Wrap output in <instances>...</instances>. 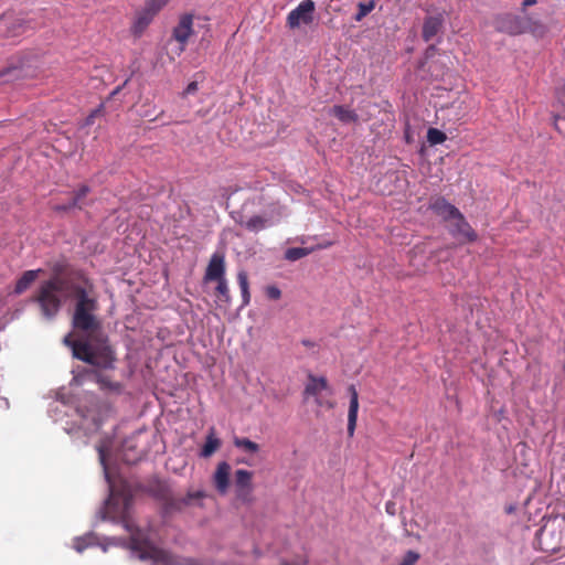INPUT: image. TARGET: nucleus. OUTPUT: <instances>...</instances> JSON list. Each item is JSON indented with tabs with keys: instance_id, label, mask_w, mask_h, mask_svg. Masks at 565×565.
<instances>
[{
	"instance_id": "f257e3e1",
	"label": "nucleus",
	"mask_w": 565,
	"mask_h": 565,
	"mask_svg": "<svg viewBox=\"0 0 565 565\" xmlns=\"http://www.w3.org/2000/svg\"><path fill=\"white\" fill-rule=\"evenodd\" d=\"M68 287L75 299L72 326L75 330L86 333V338L71 340V335H67L64 343L72 349L73 356L77 360L103 369L113 367L115 352L96 315L99 305L92 280L83 270L76 269Z\"/></svg>"
},
{
	"instance_id": "f03ea898",
	"label": "nucleus",
	"mask_w": 565,
	"mask_h": 565,
	"mask_svg": "<svg viewBox=\"0 0 565 565\" xmlns=\"http://www.w3.org/2000/svg\"><path fill=\"white\" fill-rule=\"evenodd\" d=\"M131 495L110 487V494L104 508V518L120 521L130 533V548L141 561H151L152 565H175L170 552L152 544L130 519Z\"/></svg>"
},
{
	"instance_id": "7ed1b4c3",
	"label": "nucleus",
	"mask_w": 565,
	"mask_h": 565,
	"mask_svg": "<svg viewBox=\"0 0 565 565\" xmlns=\"http://www.w3.org/2000/svg\"><path fill=\"white\" fill-rule=\"evenodd\" d=\"M61 271L62 269L55 266V275L42 281L36 292L31 298L32 302L39 305L41 315L47 320L54 319L60 312L63 305L61 292H70L68 284L74 279L75 270H71L66 277H61L58 275Z\"/></svg>"
},
{
	"instance_id": "20e7f679",
	"label": "nucleus",
	"mask_w": 565,
	"mask_h": 565,
	"mask_svg": "<svg viewBox=\"0 0 565 565\" xmlns=\"http://www.w3.org/2000/svg\"><path fill=\"white\" fill-rule=\"evenodd\" d=\"M154 497L162 502V507L166 513H172L181 511L185 507L190 505L193 500L202 499L205 497V492L202 490L188 492L184 497L174 495L166 483H158L153 489Z\"/></svg>"
},
{
	"instance_id": "39448f33",
	"label": "nucleus",
	"mask_w": 565,
	"mask_h": 565,
	"mask_svg": "<svg viewBox=\"0 0 565 565\" xmlns=\"http://www.w3.org/2000/svg\"><path fill=\"white\" fill-rule=\"evenodd\" d=\"M316 11V4L313 0L301 1L294 10L287 15V25L290 29H297L301 24H311L313 22V14Z\"/></svg>"
},
{
	"instance_id": "423d86ee",
	"label": "nucleus",
	"mask_w": 565,
	"mask_h": 565,
	"mask_svg": "<svg viewBox=\"0 0 565 565\" xmlns=\"http://www.w3.org/2000/svg\"><path fill=\"white\" fill-rule=\"evenodd\" d=\"M524 22L525 17L513 13H503L495 17L494 28L498 32L515 36L525 33Z\"/></svg>"
},
{
	"instance_id": "0eeeda50",
	"label": "nucleus",
	"mask_w": 565,
	"mask_h": 565,
	"mask_svg": "<svg viewBox=\"0 0 565 565\" xmlns=\"http://www.w3.org/2000/svg\"><path fill=\"white\" fill-rule=\"evenodd\" d=\"M193 33V14H182L178 24L172 30V39L180 44L179 54L185 50V46Z\"/></svg>"
},
{
	"instance_id": "6e6552de",
	"label": "nucleus",
	"mask_w": 565,
	"mask_h": 565,
	"mask_svg": "<svg viewBox=\"0 0 565 565\" xmlns=\"http://www.w3.org/2000/svg\"><path fill=\"white\" fill-rule=\"evenodd\" d=\"M29 29V22L13 13H4L0 17V32L7 38L22 35Z\"/></svg>"
},
{
	"instance_id": "1a4fd4ad",
	"label": "nucleus",
	"mask_w": 565,
	"mask_h": 565,
	"mask_svg": "<svg viewBox=\"0 0 565 565\" xmlns=\"http://www.w3.org/2000/svg\"><path fill=\"white\" fill-rule=\"evenodd\" d=\"M225 273H226L225 256L223 253L216 252V253L212 254V256L209 260V264L206 266L205 274L203 277V281L206 284V282H212L215 280L226 278Z\"/></svg>"
},
{
	"instance_id": "9d476101",
	"label": "nucleus",
	"mask_w": 565,
	"mask_h": 565,
	"mask_svg": "<svg viewBox=\"0 0 565 565\" xmlns=\"http://www.w3.org/2000/svg\"><path fill=\"white\" fill-rule=\"evenodd\" d=\"M253 472L245 470V469H238L235 472V486H236V493L237 498L242 500L243 502H250L252 501V493H253Z\"/></svg>"
},
{
	"instance_id": "9b49d317",
	"label": "nucleus",
	"mask_w": 565,
	"mask_h": 565,
	"mask_svg": "<svg viewBox=\"0 0 565 565\" xmlns=\"http://www.w3.org/2000/svg\"><path fill=\"white\" fill-rule=\"evenodd\" d=\"M322 392H328V395H332L328 380L324 376H316L313 374H309L308 382L303 390V397H316L322 395Z\"/></svg>"
},
{
	"instance_id": "f8f14e48",
	"label": "nucleus",
	"mask_w": 565,
	"mask_h": 565,
	"mask_svg": "<svg viewBox=\"0 0 565 565\" xmlns=\"http://www.w3.org/2000/svg\"><path fill=\"white\" fill-rule=\"evenodd\" d=\"M456 222L450 230V234L454 237H462L466 242H476L478 239V234L471 227V225L466 221L462 213L455 217Z\"/></svg>"
},
{
	"instance_id": "ddd939ff",
	"label": "nucleus",
	"mask_w": 565,
	"mask_h": 565,
	"mask_svg": "<svg viewBox=\"0 0 565 565\" xmlns=\"http://www.w3.org/2000/svg\"><path fill=\"white\" fill-rule=\"evenodd\" d=\"M348 392L350 394V404L348 411V435L349 437H353L358 422L359 394L353 384L348 387Z\"/></svg>"
},
{
	"instance_id": "4468645a",
	"label": "nucleus",
	"mask_w": 565,
	"mask_h": 565,
	"mask_svg": "<svg viewBox=\"0 0 565 565\" xmlns=\"http://www.w3.org/2000/svg\"><path fill=\"white\" fill-rule=\"evenodd\" d=\"M444 15L438 13L436 15L426 17L423 23L422 38L424 41L429 42L433 40L439 32H441L444 26Z\"/></svg>"
},
{
	"instance_id": "2eb2a0df",
	"label": "nucleus",
	"mask_w": 565,
	"mask_h": 565,
	"mask_svg": "<svg viewBox=\"0 0 565 565\" xmlns=\"http://www.w3.org/2000/svg\"><path fill=\"white\" fill-rule=\"evenodd\" d=\"M430 209L434 213L443 217L445 221L451 220L460 215V211L450 204L445 198L438 196L430 202Z\"/></svg>"
},
{
	"instance_id": "dca6fc26",
	"label": "nucleus",
	"mask_w": 565,
	"mask_h": 565,
	"mask_svg": "<svg viewBox=\"0 0 565 565\" xmlns=\"http://www.w3.org/2000/svg\"><path fill=\"white\" fill-rule=\"evenodd\" d=\"M230 472L231 466L226 461H222L217 465L214 473L215 488L220 493H225L230 486Z\"/></svg>"
},
{
	"instance_id": "f3484780",
	"label": "nucleus",
	"mask_w": 565,
	"mask_h": 565,
	"mask_svg": "<svg viewBox=\"0 0 565 565\" xmlns=\"http://www.w3.org/2000/svg\"><path fill=\"white\" fill-rule=\"evenodd\" d=\"M153 17L146 12L143 9L139 10L134 19L130 26V32L135 38H140L150 23L153 21Z\"/></svg>"
},
{
	"instance_id": "a211bd4d",
	"label": "nucleus",
	"mask_w": 565,
	"mask_h": 565,
	"mask_svg": "<svg viewBox=\"0 0 565 565\" xmlns=\"http://www.w3.org/2000/svg\"><path fill=\"white\" fill-rule=\"evenodd\" d=\"M221 439L216 437L215 428L211 427L205 438V443L200 451V456L203 458L211 457L221 447Z\"/></svg>"
},
{
	"instance_id": "6ab92c4d",
	"label": "nucleus",
	"mask_w": 565,
	"mask_h": 565,
	"mask_svg": "<svg viewBox=\"0 0 565 565\" xmlns=\"http://www.w3.org/2000/svg\"><path fill=\"white\" fill-rule=\"evenodd\" d=\"M524 29L525 33H530L536 39H542L547 33V26L541 20L530 15H525Z\"/></svg>"
},
{
	"instance_id": "aec40b11",
	"label": "nucleus",
	"mask_w": 565,
	"mask_h": 565,
	"mask_svg": "<svg viewBox=\"0 0 565 565\" xmlns=\"http://www.w3.org/2000/svg\"><path fill=\"white\" fill-rule=\"evenodd\" d=\"M247 231L257 233L273 225L269 217L265 215H253L247 221L241 223Z\"/></svg>"
},
{
	"instance_id": "412c9836",
	"label": "nucleus",
	"mask_w": 565,
	"mask_h": 565,
	"mask_svg": "<svg viewBox=\"0 0 565 565\" xmlns=\"http://www.w3.org/2000/svg\"><path fill=\"white\" fill-rule=\"evenodd\" d=\"M329 114L337 117L341 122H356L359 119L358 114L350 108H347L341 105H335L329 109Z\"/></svg>"
},
{
	"instance_id": "4be33fe9",
	"label": "nucleus",
	"mask_w": 565,
	"mask_h": 565,
	"mask_svg": "<svg viewBox=\"0 0 565 565\" xmlns=\"http://www.w3.org/2000/svg\"><path fill=\"white\" fill-rule=\"evenodd\" d=\"M40 271L41 269L24 271L15 284V294L20 295L24 292L30 287V285L38 278Z\"/></svg>"
},
{
	"instance_id": "5701e85b",
	"label": "nucleus",
	"mask_w": 565,
	"mask_h": 565,
	"mask_svg": "<svg viewBox=\"0 0 565 565\" xmlns=\"http://www.w3.org/2000/svg\"><path fill=\"white\" fill-rule=\"evenodd\" d=\"M216 287H215V297L218 301L224 303L231 302V292L228 288V282L226 278L215 280Z\"/></svg>"
},
{
	"instance_id": "b1692460",
	"label": "nucleus",
	"mask_w": 565,
	"mask_h": 565,
	"mask_svg": "<svg viewBox=\"0 0 565 565\" xmlns=\"http://www.w3.org/2000/svg\"><path fill=\"white\" fill-rule=\"evenodd\" d=\"M312 252L313 248L291 247L285 252V258L289 262H296L300 258L308 256Z\"/></svg>"
},
{
	"instance_id": "393cba45",
	"label": "nucleus",
	"mask_w": 565,
	"mask_h": 565,
	"mask_svg": "<svg viewBox=\"0 0 565 565\" xmlns=\"http://www.w3.org/2000/svg\"><path fill=\"white\" fill-rule=\"evenodd\" d=\"M90 192V188L86 184H82L78 190L74 193L73 199L71 200L72 205L74 207L83 209L84 206V199L88 195Z\"/></svg>"
},
{
	"instance_id": "a878e982",
	"label": "nucleus",
	"mask_w": 565,
	"mask_h": 565,
	"mask_svg": "<svg viewBox=\"0 0 565 565\" xmlns=\"http://www.w3.org/2000/svg\"><path fill=\"white\" fill-rule=\"evenodd\" d=\"M234 445H235V447L241 448L250 454H255L259 450L258 444H256L255 441H252L248 438H244V437L243 438H239V437L234 438Z\"/></svg>"
},
{
	"instance_id": "bb28decb",
	"label": "nucleus",
	"mask_w": 565,
	"mask_h": 565,
	"mask_svg": "<svg viewBox=\"0 0 565 565\" xmlns=\"http://www.w3.org/2000/svg\"><path fill=\"white\" fill-rule=\"evenodd\" d=\"M167 3L168 0H147L142 9L154 18Z\"/></svg>"
},
{
	"instance_id": "cd10ccee",
	"label": "nucleus",
	"mask_w": 565,
	"mask_h": 565,
	"mask_svg": "<svg viewBox=\"0 0 565 565\" xmlns=\"http://www.w3.org/2000/svg\"><path fill=\"white\" fill-rule=\"evenodd\" d=\"M446 139V134L437 128H429L427 131V141L430 146L443 143Z\"/></svg>"
},
{
	"instance_id": "c85d7f7f",
	"label": "nucleus",
	"mask_w": 565,
	"mask_h": 565,
	"mask_svg": "<svg viewBox=\"0 0 565 565\" xmlns=\"http://www.w3.org/2000/svg\"><path fill=\"white\" fill-rule=\"evenodd\" d=\"M375 7V3L373 0L369 2H360L358 4V12L354 15V20L356 22L362 21Z\"/></svg>"
},
{
	"instance_id": "c756f323",
	"label": "nucleus",
	"mask_w": 565,
	"mask_h": 565,
	"mask_svg": "<svg viewBox=\"0 0 565 565\" xmlns=\"http://www.w3.org/2000/svg\"><path fill=\"white\" fill-rule=\"evenodd\" d=\"M315 403L318 407H324L327 409H332L335 405L332 399L326 398L322 395L316 396Z\"/></svg>"
},
{
	"instance_id": "7c9ffc66",
	"label": "nucleus",
	"mask_w": 565,
	"mask_h": 565,
	"mask_svg": "<svg viewBox=\"0 0 565 565\" xmlns=\"http://www.w3.org/2000/svg\"><path fill=\"white\" fill-rule=\"evenodd\" d=\"M237 282L241 291H245L249 289L248 275L246 271L242 270L237 274Z\"/></svg>"
},
{
	"instance_id": "2f4dec72",
	"label": "nucleus",
	"mask_w": 565,
	"mask_h": 565,
	"mask_svg": "<svg viewBox=\"0 0 565 565\" xmlns=\"http://www.w3.org/2000/svg\"><path fill=\"white\" fill-rule=\"evenodd\" d=\"M418 558H419L418 553H416L414 551H408L405 554L401 565H414L418 561Z\"/></svg>"
},
{
	"instance_id": "473e14b6",
	"label": "nucleus",
	"mask_w": 565,
	"mask_h": 565,
	"mask_svg": "<svg viewBox=\"0 0 565 565\" xmlns=\"http://www.w3.org/2000/svg\"><path fill=\"white\" fill-rule=\"evenodd\" d=\"M266 296L271 300H278L281 297V291L277 286H268L266 287Z\"/></svg>"
},
{
	"instance_id": "72a5a7b5",
	"label": "nucleus",
	"mask_w": 565,
	"mask_h": 565,
	"mask_svg": "<svg viewBox=\"0 0 565 565\" xmlns=\"http://www.w3.org/2000/svg\"><path fill=\"white\" fill-rule=\"evenodd\" d=\"M89 545L87 539L77 537L74 542V547L77 552H83Z\"/></svg>"
},
{
	"instance_id": "f704fd0d",
	"label": "nucleus",
	"mask_w": 565,
	"mask_h": 565,
	"mask_svg": "<svg viewBox=\"0 0 565 565\" xmlns=\"http://www.w3.org/2000/svg\"><path fill=\"white\" fill-rule=\"evenodd\" d=\"M429 71L431 73V76H434L435 78H440L444 75V68L440 67V70H437L436 63L429 66Z\"/></svg>"
},
{
	"instance_id": "c9c22d12",
	"label": "nucleus",
	"mask_w": 565,
	"mask_h": 565,
	"mask_svg": "<svg viewBox=\"0 0 565 565\" xmlns=\"http://www.w3.org/2000/svg\"><path fill=\"white\" fill-rule=\"evenodd\" d=\"M196 90H198V83L196 82H191V83L188 84L186 88L184 89L183 96H186V95H190V94H194Z\"/></svg>"
},
{
	"instance_id": "e433bc0d",
	"label": "nucleus",
	"mask_w": 565,
	"mask_h": 565,
	"mask_svg": "<svg viewBox=\"0 0 565 565\" xmlns=\"http://www.w3.org/2000/svg\"><path fill=\"white\" fill-rule=\"evenodd\" d=\"M100 113V109L93 110L85 119V126H90L94 124L95 117Z\"/></svg>"
},
{
	"instance_id": "4c0bfd02",
	"label": "nucleus",
	"mask_w": 565,
	"mask_h": 565,
	"mask_svg": "<svg viewBox=\"0 0 565 565\" xmlns=\"http://www.w3.org/2000/svg\"><path fill=\"white\" fill-rule=\"evenodd\" d=\"M555 96H556V102L561 106L565 107V89H557Z\"/></svg>"
},
{
	"instance_id": "58836bf2",
	"label": "nucleus",
	"mask_w": 565,
	"mask_h": 565,
	"mask_svg": "<svg viewBox=\"0 0 565 565\" xmlns=\"http://www.w3.org/2000/svg\"><path fill=\"white\" fill-rule=\"evenodd\" d=\"M71 209H74V205H72V202L70 201L68 203H65V204H61V205H56L55 206V210L56 211H60V212H66Z\"/></svg>"
},
{
	"instance_id": "ea45409f",
	"label": "nucleus",
	"mask_w": 565,
	"mask_h": 565,
	"mask_svg": "<svg viewBox=\"0 0 565 565\" xmlns=\"http://www.w3.org/2000/svg\"><path fill=\"white\" fill-rule=\"evenodd\" d=\"M242 292V299H243V305L244 306H247L250 301V292H249V289L245 290V291H241Z\"/></svg>"
},
{
	"instance_id": "a19ab883",
	"label": "nucleus",
	"mask_w": 565,
	"mask_h": 565,
	"mask_svg": "<svg viewBox=\"0 0 565 565\" xmlns=\"http://www.w3.org/2000/svg\"><path fill=\"white\" fill-rule=\"evenodd\" d=\"M435 52H436V46H435V45H429V46L427 47L426 52H425V56H426V58H430V57H433V56H434V54H435Z\"/></svg>"
},
{
	"instance_id": "79ce46f5",
	"label": "nucleus",
	"mask_w": 565,
	"mask_h": 565,
	"mask_svg": "<svg viewBox=\"0 0 565 565\" xmlns=\"http://www.w3.org/2000/svg\"><path fill=\"white\" fill-rule=\"evenodd\" d=\"M537 2V0H523L522 8L525 9L527 7L534 6Z\"/></svg>"
},
{
	"instance_id": "37998d69",
	"label": "nucleus",
	"mask_w": 565,
	"mask_h": 565,
	"mask_svg": "<svg viewBox=\"0 0 565 565\" xmlns=\"http://www.w3.org/2000/svg\"><path fill=\"white\" fill-rule=\"evenodd\" d=\"M180 565H196V563L194 559L188 558V559H184V562L181 563Z\"/></svg>"
},
{
	"instance_id": "c03bdc74",
	"label": "nucleus",
	"mask_w": 565,
	"mask_h": 565,
	"mask_svg": "<svg viewBox=\"0 0 565 565\" xmlns=\"http://www.w3.org/2000/svg\"><path fill=\"white\" fill-rule=\"evenodd\" d=\"M393 507H394V504H393V503H387V504H386V511H387L388 513H391V514H394V511H392V508H393Z\"/></svg>"
},
{
	"instance_id": "a18cd8bd",
	"label": "nucleus",
	"mask_w": 565,
	"mask_h": 565,
	"mask_svg": "<svg viewBox=\"0 0 565 565\" xmlns=\"http://www.w3.org/2000/svg\"><path fill=\"white\" fill-rule=\"evenodd\" d=\"M332 245V242H327L324 244L319 245V248H327Z\"/></svg>"
},
{
	"instance_id": "49530a36",
	"label": "nucleus",
	"mask_w": 565,
	"mask_h": 565,
	"mask_svg": "<svg viewBox=\"0 0 565 565\" xmlns=\"http://www.w3.org/2000/svg\"><path fill=\"white\" fill-rule=\"evenodd\" d=\"M561 117L558 115H555L554 116V127L557 129V120L559 119Z\"/></svg>"
}]
</instances>
